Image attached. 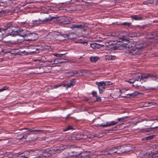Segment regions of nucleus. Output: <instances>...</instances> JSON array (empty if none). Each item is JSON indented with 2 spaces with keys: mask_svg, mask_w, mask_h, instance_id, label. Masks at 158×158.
Listing matches in <instances>:
<instances>
[{
  "mask_svg": "<svg viewBox=\"0 0 158 158\" xmlns=\"http://www.w3.org/2000/svg\"><path fill=\"white\" fill-rule=\"evenodd\" d=\"M96 84L98 85V87L100 94H102L104 91L106 86L104 84V81L96 82Z\"/></svg>",
  "mask_w": 158,
  "mask_h": 158,
  "instance_id": "5",
  "label": "nucleus"
},
{
  "mask_svg": "<svg viewBox=\"0 0 158 158\" xmlns=\"http://www.w3.org/2000/svg\"><path fill=\"white\" fill-rule=\"evenodd\" d=\"M81 44H82L85 45H86L87 44L88 42H87L82 41L81 42Z\"/></svg>",
  "mask_w": 158,
  "mask_h": 158,
  "instance_id": "45",
  "label": "nucleus"
},
{
  "mask_svg": "<svg viewBox=\"0 0 158 158\" xmlns=\"http://www.w3.org/2000/svg\"><path fill=\"white\" fill-rule=\"evenodd\" d=\"M145 25L139 26L138 25L137 26L140 29H143L145 27Z\"/></svg>",
  "mask_w": 158,
  "mask_h": 158,
  "instance_id": "41",
  "label": "nucleus"
},
{
  "mask_svg": "<svg viewBox=\"0 0 158 158\" xmlns=\"http://www.w3.org/2000/svg\"><path fill=\"white\" fill-rule=\"evenodd\" d=\"M103 45L99 44H96V48H99L102 47L103 46Z\"/></svg>",
  "mask_w": 158,
  "mask_h": 158,
  "instance_id": "39",
  "label": "nucleus"
},
{
  "mask_svg": "<svg viewBox=\"0 0 158 158\" xmlns=\"http://www.w3.org/2000/svg\"><path fill=\"white\" fill-rule=\"evenodd\" d=\"M156 120L158 122V119H152L151 120H150L151 121H154V120Z\"/></svg>",
  "mask_w": 158,
  "mask_h": 158,
  "instance_id": "53",
  "label": "nucleus"
},
{
  "mask_svg": "<svg viewBox=\"0 0 158 158\" xmlns=\"http://www.w3.org/2000/svg\"><path fill=\"white\" fill-rule=\"evenodd\" d=\"M41 152V151L38 150H31V155L36 156L40 153Z\"/></svg>",
  "mask_w": 158,
  "mask_h": 158,
  "instance_id": "18",
  "label": "nucleus"
},
{
  "mask_svg": "<svg viewBox=\"0 0 158 158\" xmlns=\"http://www.w3.org/2000/svg\"><path fill=\"white\" fill-rule=\"evenodd\" d=\"M55 17H54L49 16L48 18H42V19H39L38 20L34 21L35 22L37 23V24H43L46 23H50L53 19H55Z\"/></svg>",
  "mask_w": 158,
  "mask_h": 158,
  "instance_id": "2",
  "label": "nucleus"
},
{
  "mask_svg": "<svg viewBox=\"0 0 158 158\" xmlns=\"http://www.w3.org/2000/svg\"><path fill=\"white\" fill-rule=\"evenodd\" d=\"M118 123L117 122H115L114 121L111 122H107L106 124H101L100 126L102 127H110L113 126L117 124Z\"/></svg>",
  "mask_w": 158,
  "mask_h": 158,
  "instance_id": "10",
  "label": "nucleus"
},
{
  "mask_svg": "<svg viewBox=\"0 0 158 158\" xmlns=\"http://www.w3.org/2000/svg\"><path fill=\"white\" fill-rule=\"evenodd\" d=\"M120 39L123 41H125L126 42L129 41L130 40L129 38H126L124 36H123V37L121 38Z\"/></svg>",
  "mask_w": 158,
  "mask_h": 158,
  "instance_id": "30",
  "label": "nucleus"
},
{
  "mask_svg": "<svg viewBox=\"0 0 158 158\" xmlns=\"http://www.w3.org/2000/svg\"><path fill=\"white\" fill-rule=\"evenodd\" d=\"M71 74H73V76H78L81 75H83V74H80L77 71L74 70L71 71Z\"/></svg>",
  "mask_w": 158,
  "mask_h": 158,
  "instance_id": "17",
  "label": "nucleus"
},
{
  "mask_svg": "<svg viewBox=\"0 0 158 158\" xmlns=\"http://www.w3.org/2000/svg\"><path fill=\"white\" fill-rule=\"evenodd\" d=\"M60 35V33L57 31H53L47 35V38L48 40H54L56 38V37Z\"/></svg>",
  "mask_w": 158,
  "mask_h": 158,
  "instance_id": "4",
  "label": "nucleus"
},
{
  "mask_svg": "<svg viewBox=\"0 0 158 158\" xmlns=\"http://www.w3.org/2000/svg\"><path fill=\"white\" fill-rule=\"evenodd\" d=\"M144 132H149V134H152L154 133V131L153 130V128H150L144 130Z\"/></svg>",
  "mask_w": 158,
  "mask_h": 158,
  "instance_id": "23",
  "label": "nucleus"
},
{
  "mask_svg": "<svg viewBox=\"0 0 158 158\" xmlns=\"http://www.w3.org/2000/svg\"><path fill=\"white\" fill-rule=\"evenodd\" d=\"M86 27H87L86 23H85L80 24H73L71 26V28H78L82 29Z\"/></svg>",
  "mask_w": 158,
  "mask_h": 158,
  "instance_id": "8",
  "label": "nucleus"
},
{
  "mask_svg": "<svg viewBox=\"0 0 158 158\" xmlns=\"http://www.w3.org/2000/svg\"><path fill=\"white\" fill-rule=\"evenodd\" d=\"M90 59L91 62H95L99 59V58L98 56H92Z\"/></svg>",
  "mask_w": 158,
  "mask_h": 158,
  "instance_id": "19",
  "label": "nucleus"
},
{
  "mask_svg": "<svg viewBox=\"0 0 158 158\" xmlns=\"http://www.w3.org/2000/svg\"><path fill=\"white\" fill-rule=\"evenodd\" d=\"M29 48L32 49V51H31V52L33 53H37L39 52V49L34 46L32 45L29 46Z\"/></svg>",
  "mask_w": 158,
  "mask_h": 158,
  "instance_id": "11",
  "label": "nucleus"
},
{
  "mask_svg": "<svg viewBox=\"0 0 158 158\" xmlns=\"http://www.w3.org/2000/svg\"><path fill=\"white\" fill-rule=\"evenodd\" d=\"M157 147V148H158V147Z\"/></svg>",
  "mask_w": 158,
  "mask_h": 158,
  "instance_id": "64",
  "label": "nucleus"
},
{
  "mask_svg": "<svg viewBox=\"0 0 158 158\" xmlns=\"http://www.w3.org/2000/svg\"><path fill=\"white\" fill-rule=\"evenodd\" d=\"M90 46L91 48H96V43H94L91 44H90Z\"/></svg>",
  "mask_w": 158,
  "mask_h": 158,
  "instance_id": "34",
  "label": "nucleus"
},
{
  "mask_svg": "<svg viewBox=\"0 0 158 158\" xmlns=\"http://www.w3.org/2000/svg\"><path fill=\"white\" fill-rule=\"evenodd\" d=\"M148 103L149 104L153 103V102H149Z\"/></svg>",
  "mask_w": 158,
  "mask_h": 158,
  "instance_id": "56",
  "label": "nucleus"
},
{
  "mask_svg": "<svg viewBox=\"0 0 158 158\" xmlns=\"http://www.w3.org/2000/svg\"><path fill=\"white\" fill-rule=\"evenodd\" d=\"M8 88V87L7 86H4L3 88L2 89H3V91L7 89Z\"/></svg>",
  "mask_w": 158,
  "mask_h": 158,
  "instance_id": "42",
  "label": "nucleus"
},
{
  "mask_svg": "<svg viewBox=\"0 0 158 158\" xmlns=\"http://www.w3.org/2000/svg\"><path fill=\"white\" fill-rule=\"evenodd\" d=\"M62 19L64 20L66 24H68L67 22H69L72 20V18L70 17H66L65 16L62 17Z\"/></svg>",
  "mask_w": 158,
  "mask_h": 158,
  "instance_id": "20",
  "label": "nucleus"
},
{
  "mask_svg": "<svg viewBox=\"0 0 158 158\" xmlns=\"http://www.w3.org/2000/svg\"><path fill=\"white\" fill-rule=\"evenodd\" d=\"M147 118H145V119H144V120H140V121H139H139H138V123H140V122H142V121H143L144 120H146V121H148V120H147Z\"/></svg>",
  "mask_w": 158,
  "mask_h": 158,
  "instance_id": "48",
  "label": "nucleus"
},
{
  "mask_svg": "<svg viewBox=\"0 0 158 158\" xmlns=\"http://www.w3.org/2000/svg\"><path fill=\"white\" fill-rule=\"evenodd\" d=\"M107 59H108L109 60H114L115 59L116 56H114L110 55L107 56Z\"/></svg>",
  "mask_w": 158,
  "mask_h": 158,
  "instance_id": "25",
  "label": "nucleus"
},
{
  "mask_svg": "<svg viewBox=\"0 0 158 158\" xmlns=\"http://www.w3.org/2000/svg\"><path fill=\"white\" fill-rule=\"evenodd\" d=\"M128 82L130 83H133V86L134 87H137L139 86V84H136V81H135L134 79L130 80Z\"/></svg>",
  "mask_w": 158,
  "mask_h": 158,
  "instance_id": "16",
  "label": "nucleus"
},
{
  "mask_svg": "<svg viewBox=\"0 0 158 158\" xmlns=\"http://www.w3.org/2000/svg\"><path fill=\"white\" fill-rule=\"evenodd\" d=\"M69 147V146L65 145H60L59 148H56L54 149V150L56 151H57L58 150L61 151L63 150L64 149H66Z\"/></svg>",
  "mask_w": 158,
  "mask_h": 158,
  "instance_id": "14",
  "label": "nucleus"
},
{
  "mask_svg": "<svg viewBox=\"0 0 158 158\" xmlns=\"http://www.w3.org/2000/svg\"><path fill=\"white\" fill-rule=\"evenodd\" d=\"M60 86H61L60 85H55L53 87L55 88H57L58 87Z\"/></svg>",
  "mask_w": 158,
  "mask_h": 158,
  "instance_id": "46",
  "label": "nucleus"
},
{
  "mask_svg": "<svg viewBox=\"0 0 158 158\" xmlns=\"http://www.w3.org/2000/svg\"><path fill=\"white\" fill-rule=\"evenodd\" d=\"M9 33L10 35L13 36H15L17 35H19V31H15L14 30H11L10 32V31H9Z\"/></svg>",
  "mask_w": 158,
  "mask_h": 158,
  "instance_id": "13",
  "label": "nucleus"
},
{
  "mask_svg": "<svg viewBox=\"0 0 158 158\" xmlns=\"http://www.w3.org/2000/svg\"><path fill=\"white\" fill-rule=\"evenodd\" d=\"M153 75H155V78H154L153 79L156 80L158 82V78H156V75L155 74H152Z\"/></svg>",
  "mask_w": 158,
  "mask_h": 158,
  "instance_id": "50",
  "label": "nucleus"
},
{
  "mask_svg": "<svg viewBox=\"0 0 158 158\" xmlns=\"http://www.w3.org/2000/svg\"><path fill=\"white\" fill-rule=\"evenodd\" d=\"M155 136L154 135H150L145 137L144 139L145 140H149L154 138Z\"/></svg>",
  "mask_w": 158,
  "mask_h": 158,
  "instance_id": "28",
  "label": "nucleus"
},
{
  "mask_svg": "<svg viewBox=\"0 0 158 158\" xmlns=\"http://www.w3.org/2000/svg\"><path fill=\"white\" fill-rule=\"evenodd\" d=\"M127 117H122L121 118H118L117 119V120L119 121L120 122L121 120H124L125 118H126Z\"/></svg>",
  "mask_w": 158,
  "mask_h": 158,
  "instance_id": "37",
  "label": "nucleus"
},
{
  "mask_svg": "<svg viewBox=\"0 0 158 158\" xmlns=\"http://www.w3.org/2000/svg\"><path fill=\"white\" fill-rule=\"evenodd\" d=\"M156 153L158 154V152H157V153Z\"/></svg>",
  "mask_w": 158,
  "mask_h": 158,
  "instance_id": "63",
  "label": "nucleus"
},
{
  "mask_svg": "<svg viewBox=\"0 0 158 158\" xmlns=\"http://www.w3.org/2000/svg\"><path fill=\"white\" fill-rule=\"evenodd\" d=\"M65 54H56V53H53V55L54 56H55L56 57H62L63 55H64Z\"/></svg>",
  "mask_w": 158,
  "mask_h": 158,
  "instance_id": "29",
  "label": "nucleus"
},
{
  "mask_svg": "<svg viewBox=\"0 0 158 158\" xmlns=\"http://www.w3.org/2000/svg\"><path fill=\"white\" fill-rule=\"evenodd\" d=\"M19 137L20 138H21L20 136H19Z\"/></svg>",
  "mask_w": 158,
  "mask_h": 158,
  "instance_id": "62",
  "label": "nucleus"
},
{
  "mask_svg": "<svg viewBox=\"0 0 158 158\" xmlns=\"http://www.w3.org/2000/svg\"><path fill=\"white\" fill-rule=\"evenodd\" d=\"M139 94V93H138V92H134L131 94H128L127 95H128V96H130V97H135L136 96Z\"/></svg>",
  "mask_w": 158,
  "mask_h": 158,
  "instance_id": "24",
  "label": "nucleus"
},
{
  "mask_svg": "<svg viewBox=\"0 0 158 158\" xmlns=\"http://www.w3.org/2000/svg\"><path fill=\"white\" fill-rule=\"evenodd\" d=\"M113 149L114 153L121 154L128 152L123 146L114 148H113Z\"/></svg>",
  "mask_w": 158,
  "mask_h": 158,
  "instance_id": "3",
  "label": "nucleus"
},
{
  "mask_svg": "<svg viewBox=\"0 0 158 158\" xmlns=\"http://www.w3.org/2000/svg\"><path fill=\"white\" fill-rule=\"evenodd\" d=\"M50 37H52V36H50Z\"/></svg>",
  "mask_w": 158,
  "mask_h": 158,
  "instance_id": "58",
  "label": "nucleus"
},
{
  "mask_svg": "<svg viewBox=\"0 0 158 158\" xmlns=\"http://www.w3.org/2000/svg\"><path fill=\"white\" fill-rule=\"evenodd\" d=\"M143 4H148V1H145L143 2Z\"/></svg>",
  "mask_w": 158,
  "mask_h": 158,
  "instance_id": "49",
  "label": "nucleus"
},
{
  "mask_svg": "<svg viewBox=\"0 0 158 158\" xmlns=\"http://www.w3.org/2000/svg\"><path fill=\"white\" fill-rule=\"evenodd\" d=\"M19 35L24 37H28L30 32L26 30L20 29L19 30Z\"/></svg>",
  "mask_w": 158,
  "mask_h": 158,
  "instance_id": "6",
  "label": "nucleus"
},
{
  "mask_svg": "<svg viewBox=\"0 0 158 158\" xmlns=\"http://www.w3.org/2000/svg\"><path fill=\"white\" fill-rule=\"evenodd\" d=\"M31 150L29 151H26L23 153V154L24 155L21 156V157L22 158H27V156L29 155H31Z\"/></svg>",
  "mask_w": 158,
  "mask_h": 158,
  "instance_id": "15",
  "label": "nucleus"
},
{
  "mask_svg": "<svg viewBox=\"0 0 158 158\" xmlns=\"http://www.w3.org/2000/svg\"><path fill=\"white\" fill-rule=\"evenodd\" d=\"M122 158L121 157H119V158Z\"/></svg>",
  "mask_w": 158,
  "mask_h": 158,
  "instance_id": "59",
  "label": "nucleus"
},
{
  "mask_svg": "<svg viewBox=\"0 0 158 158\" xmlns=\"http://www.w3.org/2000/svg\"><path fill=\"white\" fill-rule=\"evenodd\" d=\"M139 82H138V81H136V84H139V86L140 85V83L141 81H139Z\"/></svg>",
  "mask_w": 158,
  "mask_h": 158,
  "instance_id": "51",
  "label": "nucleus"
},
{
  "mask_svg": "<svg viewBox=\"0 0 158 158\" xmlns=\"http://www.w3.org/2000/svg\"><path fill=\"white\" fill-rule=\"evenodd\" d=\"M85 135L84 134L81 135H77L76 136V139H85L86 138L85 137Z\"/></svg>",
  "mask_w": 158,
  "mask_h": 158,
  "instance_id": "21",
  "label": "nucleus"
},
{
  "mask_svg": "<svg viewBox=\"0 0 158 158\" xmlns=\"http://www.w3.org/2000/svg\"><path fill=\"white\" fill-rule=\"evenodd\" d=\"M34 130H32L31 129H28L27 131L28 132H34Z\"/></svg>",
  "mask_w": 158,
  "mask_h": 158,
  "instance_id": "47",
  "label": "nucleus"
},
{
  "mask_svg": "<svg viewBox=\"0 0 158 158\" xmlns=\"http://www.w3.org/2000/svg\"><path fill=\"white\" fill-rule=\"evenodd\" d=\"M27 136V133L25 134L24 135H23L21 138H18V139H21L22 138H24L25 139H26Z\"/></svg>",
  "mask_w": 158,
  "mask_h": 158,
  "instance_id": "35",
  "label": "nucleus"
},
{
  "mask_svg": "<svg viewBox=\"0 0 158 158\" xmlns=\"http://www.w3.org/2000/svg\"><path fill=\"white\" fill-rule=\"evenodd\" d=\"M45 154H46V153H45ZM42 155V156H41V157H48L50 156H51V154L50 153H47V154H45H45H44L43 155Z\"/></svg>",
  "mask_w": 158,
  "mask_h": 158,
  "instance_id": "32",
  "label": "nucleus"
},
{
  "mask_svg": "<svg viewBox=\"0 0 158 158\" xmlns=\"http://www.w3.org/2000/svg\"><path fill=\"white\" fill-rule=\"evenodd\" d=\"M138 48L139 49H141L143 47H141Z\"/></svg>",
  "mask_w": 158,
  "mask_h": 158,
  "instance_id": "54",
  "label": "nucleus"
},
{
  "mask_svg": "<svg viewBox=\"0 0 158 158\" xmlns=\"http://www.w3.org/2000/svg\"><path fill=\"white\" fill-rule=\"evenodd\" d=\"M151 155L152 156V158H158V154L157 153L154 154L152 153Z\"/></svg>",
  "mask_w": 158,
  "mask_h": 158,
  "instance_id": "31",
  "label": "nucleus"
},
{
  "mask_svg": "<svg viewBox=\"0 0 158 158\" xmlns=\"http://www.w3.org/2000/svg\"><path fill=\"white\" fill-rule=\"evenodd\" d=\"M132 76L135 78V80L136 81H139V80L141 81L144 78H151L152 79L155 78V76L152 74L144 73L141 74L140 73H134L132 74Z\"/></svg>",
  "mask_w": 158,
  "mask_h": 158,
  "instance_id": "1",
  "label": "nucleus"
},
{
  "mask_svg": "<svg viewBox=\"0 0 158 158\" xmlns=\"http://www.w3.org/2000/svg\"><path fill=\"white\" fill-rule=\"evenodd\" d=\"M1 140H2V139H0V141Z\"/></svg>",
  "mask_w": 158,
  "mask_h": 158,
  "instance_id": "60",
  "label": "nucleus"
},
{
  "mask_svg": "<svg viewBox=\"0 0 158 158\" xmlns=\"http://www.w3.org/2000/svg\"><path fill=\"white\" fill-rule=\"evenodd\" d=\"M131 18L135 20H139L141 19V18L136 15H134L131 16Z\"/></svg>",
  "mask_w": 158,
  "mask_h": 158,
  "instance_id": "27",
  "label": "nucleus"
},
{
  "mask_svg": "<svg viewBox=\"0 0 158 158\" xmlns=\"http://www.w3.org/2000/svg\"><path fill=\"white\" fill-rule=\"evenodd\" d=\"M72 127L71 126H69L66 128V129H65V130H64V131H67L68 130L71 129H72Z\"/></svg>",
  "mask_w": 158,
  "mask_h": 158,
  "instance_id": "40",
  "label": "nucleus"
},
{
  "mask_svg": "<svg viewBox=\"0 0 158 158\" xmlns=\"http://www.w3.org/2000/svg\"><path fill=\"white\" fill-rule=\"evenodd\" d=\"M19 137L20 138H21L20 136H19Z\"/></svg>",
  "mask_w": 158,
  "mask_h": 158,
  "instance_id": "61",
  "label": "nucleus"
},
{
  "mask_svg": "<svg viewBox=\"0 0 158 158\" xmlns=\"http://www.w3.org/2000/svg\"><path fill=\"white\" fill-rule=\"evenodd\" d=\"M71 73V72L67 73L66 76L68 77H70L73 76V74H72Z\"/></svg>",
  "mask_w": 158,
  "mask_h": 158,
  "instance_id": "38",
  "label": "nucleus"
},
{
  "mask_svg": "<svg viewBox=\"0 0 158 158\" xmlns=\"http://www.w3.org/2000/svg\"><path fill=\"white\" fill-rule=\"evenodd\" d=\"M131 23L127 22L123 23L121 24L122 25L126 26L128 27H130L131 25Z\"/></svg>",
  "mask_w": 158,
  "mask_h": 158,
  "instance_id": "26",
  "label": "nucleus"
},
{
  "mask_svg": "<svg viewBox=\"0 0 158 158\" xmlns=\"http://www.w3.org/2000/svg\"><path fill=\"white\" fill-rule=\"evenodd\" d=\"M148 4H152L154 2L153 0H148Z\"/></svg>",
  "mask_w": 158,
  "mask_h": 158,
  "instance_id": "44",
  "label": "nucleus"
},
{
  "mask_svg": "<svg viewBox=\"0 0 158 158\" xmlns=\"http://www.w3.org/2000/svg\"><path fill=\"white\" fill-rule=\"evenodd\" d=\"M28 37H30L31 39L27 40H35L38 38V35L36 33L30 32Z\"/></svg>",
  "mask_w": 158,
  "mask_h": 158,
  "instance_id": "9",
  "label": "nucleus"
},
{
  "mask_svg": "<svg viewBox=\"0 0 158 158\" xmlns=\"http://www.w3.org/2000/svg\"><path fill=\"white\" fill-rule=\"evenodd\" d=\"M92 94L93 95V96L96 97H97V93L96 91H93L92 92Z\"/></svg>",
  "mask_w": 158,
  "mask_h": 158,
  "instance_id": "36",
  "label": "nucleus"
},
{
  "mask_svg": "<svg viewBox=\"0 0 158 158\" xmlns=\"http://www.w3.org/2000/svg\"><path fill=\"white\" fill-rule=\"evenodd\" d=\"M114 154L113 148L109 150H104L100 152V154L104 155H108L112 154Z\"/></svg>",
  "mask_w": 158,
  "mask_h": 158,
  "instance_id": "7",
  "label": "nucleus"
},
{
  "mask_svg": "<svg viewBox=\"0 0 158 158\" xmlns=\"http://www.w3.org/2000/svg\"><path fill=\"white\" fill-rule=\"evenodd\" d=\"M76 82V80L73 79L69 83H68L66 85H64V86H66L67 88L69 87H71L75 84Z\"/></svg>",
  "mask_w": 158,
  "mask_h": 158,
  "instance_id": "12",
  "label": "nucleus"
},
{
  "mask_svg": "<svg viewBox=\"0 0 158 158\" xmlns=\"http://www.w3.org/2000/svg\"><path fill=\"white\" fill-rule=\"evenodd\" d=\"M34 132H36V131H41V130H34Z\"/></svg>",
  "mask_w": 158,
  "mask_h": 158,
  "instance_id": "52",
  "label": "nucleus"
},
{
  "mask_svg": "<svg viewBox=\"0 0 158 158\" xmlns=\"http://www.w3.org/2000/svg\"><path fill=\"white\" fill-rule=\"evenodd\" d=\"M7 28L3 29L0 28V41L2 39L3 36L2 31H5L7 30Z\"/></svg>",
  "mask_w": 158,
  "mask_h": 158,
  "instance_id": "22",
  "label": "nucleus"
},
{
  "mask_svg": "<svg viewBox=\"0 0 158 158\" xmlns=\"http://www.w3.org/2000/svg\"><path fill=\"white\" fill-rule=\"evenodd\" d=\"M3 91V89H0V92H2Z\"/></svg>",
  "mask_w": 158,
  "mask_h": 158,
  "instance_id": "55",
  "label": "nucleus"
},
{
  "mask_svg": "<svg viewBox=\"0 0 158 158\" xmlns=\"http://www.w3.org/2000/svg\"><path fill=\"white\" fill-rule=\"evenodd\" d=\"M155 148H157V147H155Z\"/></svg>",
  "mask_w": 158,
  "mask_h": 158,
  "instance_id": "57",
  "label": "nucleus"
},
{
  "mask_svg": "<svg viewBox=\"0 0 158 158\" xmlns=\"http://www.w3.org/2000/svg\"><path fill=\"white\" fill-rule=\"evenodd\" d=\"M104 84L105 85V86H109L112 83H111L110 82L106 81L104 82Z\"/></svg>",
  "mask_w": 158,
  "mask_h": 158,
  "instance_id": "33",
  "label": "nucleus"
},
{
  "mask_svg": "<svg viewBox=\"0 0 158 158\" xmlns=\"http://www.w3.org/2000/svg\"><path fill=\"white\" fill-rule=\"evenodd\" d=\"M96 100L97 101L100 102L101 101V99L100 97L97 96V97H96Z\"/></svg>",
  "mask_w": 158,
  "mask_h": 158,
  "instance_id": "43",
  "label": "nucleus"
}]
</instances>
